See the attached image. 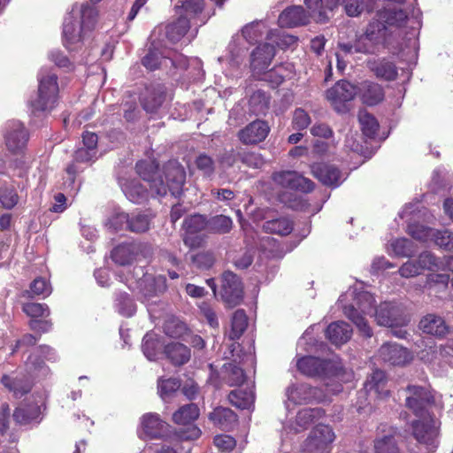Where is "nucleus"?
I'll return each mask as SVG.
<instances>
[{
    "label": "nucleus",
    "instance_id": "obj_20",
    "mask_svg": "<svg viewBox=\"0 0 453 453\" xmlns=\"http://www.w3.org/2000/svg\"><path fill=\"white\" fill-rule=\"evenodd\" d=\"M275 56L274 46L269 42L258 44L250 55V68L254 73H265Z\"/></svg>",
    "mask_w": 453,
    "mask_h": 453
},
{
    "label": "nucleus",
    "instance_id": "obj_28",
    "mask_svg": "<svg viewBox=\"0 0 453 453\" xmlns=\"http://www.w3.org/2000/svg\"><path fill=\"white\" fill-rule=\"evenodd\" d=\"M96 159V152L86 148H78L73 154V160L66 167V173L71 183H74L76 175L82 170L79 164H91Z\"/></svg>",
    "mask_w": 453,
    "mask_h": 453
},
{
    "label": "nucleus",
    "instance_id": "obj_18",
    "mask_svg": "<svg viewBox=\"0 0 453 453\" xmlns=\"http://www.w3.org/2000/svg\"><path fill=\"white\" fill-rule=\"evenodd\" d=\"M270 132L268 124L260 119H256L237 133L239 141L245 145H256L265 140Z\"/></svg>",
    "mask_w": 453,
    "mask_h": 453
},
{
    "label": "nucleus",
    "instance_id": "obj_29",
    "mask_svg": "<svg viewBox=\"0 0 453 453\" xmlns=\"http://www.w3.org/2000/svg\"><path fill=\"white\" fill-rule=\"evenodd\" d=\"M367 66L379 79L387 81H393L398 77V71L395 64L385 58L368 61Z\"/></svg>",
    "mask_w": 453,
    "mask_h": 453
},
{
    "label": "nucleus",
    "instance_id": "obj_36",
    "mask_svg": "<svg viewBox=\"0 0 453 453\" xmlns=\"http://www.w3.org/2000/svg\"><path fill=\"white\" fill-rule=\"evenodd\" d=\"M140 248L133 243H123L115 247L111 253L112 261L119 265L132 264L137 256Z\"/></svg>",
    "mask_w": 453,
    "mask_h": 453
},
{
    "label": "nucleus",
    "instance_id": "obj_21",
    "mask_svg": "<svg viewBox=\"0 0 453 453\" xmlns=\"http://www.w3.org/2000/svg\"><path fill=\"white\" fill-rule=\"evenodd\" d=\"M311 168L313 177L325 186L336 188L342 182V172L335 165L319 162L311 165Z\"/></svg>",
    "mask_w": 453,
    "mask_h": 453
},
{
    "label": "nucleus",
    "instance_id": "obj_6",
    "mask_svg": "<svg viewBox=\"0 0 453 453\" xmlns=\"http://www.w3.org/2000/svg\"><path fill=\"white\" fill-rule=\"evenodd\" d=\"M200 414L199 408L195 403L181 406L173 414V421L177 425L189 426L187 430L180 431V436L183 440H196L200 437L201 430L193 425Z\"/></svg>",
    "mask_w": 453,
    "mask_h": 453
},
{
    "label": "nucleus",
    "instance_id": "obj_12",
    "mask_svg": "<svg viewBox=\"0 0 453 453\" xmlns=\"http://www.w3.org/2000/svg\"><path fill=\"white\" fill-rule=\"evenodd\" d=\"M273 180L275 184L292 190L303 193H311L315 188V183L295 171H282L273 174Z\"/></svg>",
    "mask_w": 453,
    "mask_h": 453
},
{
    "label": "nucleus",
    "instance_id": "obj_13",
    "mask_svg": "<svg viewBox=\"0 0 453 453\" xmlns=\"http://www.w3.org/2000/svg\"><path fill=\"white\" fill-rule=\"evenodd\" d=\"M163 174L166 192L170 191L173 196L180 195L186 181V172L181 164L175 159L169 160L163 166Z\"/></svg>",
    "mask_w": 453,
    "mask_h": 453
},
{
    "label": "nucleus",
    "instance_id": "obj_37",
    "mask_svg": "<svg viewBox=\"0 0 453 453\" xmlns=\"http://www.w3.org/2000/svg\"><path fill=\"white\" fill-rule=\"evenodd\" d=\"M246 378L243 369L234 363L224 364L221 368V379L229 387L242 386Z\"/></svg>",
    "mask_w": 453,
    "mask_h": 453
},
{
    "label": "nucleus",
    "instance_id": "obj_8",
    "mask_svg": "<svg viewBox=\"0 0 453 453\" xmlns=\"http://www.w3.org/2000/svg\"><path fill=\"white\" fill-rule=\"evenodd\" d=\"M364 300L367 303L365 305L359 304L358 311L353 305H347L344 307L345 316L350 319L364 334V336L369 338L372 335V330L369 326L365 320L364 314H369L373 310L374 298L369 293H364L359 296L358 302Z\"/></svg>",
    "mask_w": 453,
    "mask_h": 453
},
{
    "label": "nucleus",
    "instance_id": "obj_61",
    "mask_svg": "<svg viewBox=\"0 0 453 453\" xmlns=\"http://www.w3.org/2000/svg\"><path fill=\"white\" fill-rule=\"evenodd\" d=\"M63 37L65 44H73L81 41L80 32L73 21L65 22L63 26Z\"/></svg>",
    "mask_w": 453,
    "mask_h": 453
},
{
    "label": "nucleus",
    "instance_id": "obj_22",
    "mask_svg": "<svg viewBox=\"0 0 453 453\" xmlns=\"http://www.w3.org/2000/svg\"><path fill=\"white\" fill-rule=\"evenodd\" d=\"M417 262L420 271L451 272L453 273V256L437 257L430 251H424L418 257Z\"/></svg>",
    "mask_w": 453,
    "mask_h": 453
},
{
    "label": "nucleus",
    "instance_id": "obj_64",
    "mask_svg": "<svg viewBox=\"0 0 453 453\" xmlns=\"http://www.w3.org/2000/svg\"><path fill=\"white\" fill-rule=\"evenodd\" d=\"M214 261V257L210 252H199L192 257V262L199 269L211 268Z\"/></svg>",
    "mask_w": 453,
    "mask_h": 453
},
{
    "label": "nucleus",
    "instance_id": "obj_55",
    "mask_svg": "<svg viewBox=\"0 0 453 453\" xmlns=\"http://www.w3.org/2000/svg\"><path fill=\"white\" fill-rule=\"evenodd\" d=\"M180 387V381L176 378L159 380L157 383L158 393L163 399H165L173 393L176 392Z\"/></svg>",
    "mask_w": 453,
    "mask_h": 453
},
{
    "label": "nucleus",
    "instance_id": "obj_33",
    "mask_svg": "<svg viewBox=\"0 0 453 453\" xmlns=\"http://www.w3.org/2000/svg\"><path fill=\"white\" fill-rule=\"evenodd\" d=\"M334 433L329 426L319 424L311 431L308 445L326 450L328 445L334 441Z\"/></svg>",
    "mask_w": 453,
    "mask_h": 453
},
{
    "label": "nucleus",
    "instance_id": "obj_25",
    "mask_svg": "<svg viewBox=\"0 0 453 453\" xmlns=\"http://www.w3.org/2000/svg\"><path fill=\"white\" fill-rule=\"evenodd\" d=\"M168 425L157 413H146L141 418V428L146 437L157 439L167 432Z\"/></svg>",
    "mask_w": 453,
    "mask_h": 453
},
{
    "label": "nucleus",
    "instance_id": "obj_32",
    "mask_svg": "<svg viewBox=\"0 0 453 453\" xmlns=\"http://www.w3.org/2000/svg\"><path fill=\"white\" fill-rule=\"evenodd\" d=\"M209 419L222 430H231L238 422L237 414L229 408L217 407L210 414Z\"/></svg>",
    "mask_w": 453,
    "mask_h": 453
},
{
    "label": "nucleus",
    "instance_id": "obj_43",
    "mask_svg": "<svg viewBox=\"0 0 453 453\" xmlns=\"http://www.w3.org/2000/svg\"><path fill=\"white\" fill-rule=\"evenodd\" d=\"M207 230L212 234H228L233 228V220L230 217L219 214L208 219Z\"/></svg>",
    "mask_w": 453,
    "mask_h": 453
},
{
    "label": "nucleus",
    "instance_id": "obj_48",
    "mask_svg": "<svg viewBox=\"0 0 453 453\" xmlns=\"http://www.w3.org/2000/svg\"><path fill=\"white\" fill-rule=\"evenodd\" d=\"M237 155L239 156L240 162L250 168H261L265 162L260 153L246 148L240 147V152Z\"/></svg>",
    "mask_w": 453,
    "mask_h": 453
},
{
    "label": "nucleus",
    "instance_id": "obj_9",
    "mask_svg": "<svg viewBox=\"0 0 453 453\" xmlns=\"http://www.w3.org/2000/svg\"><path fill=\"white\" fill-rule=\"evenodd\" d=\"M375 16L382 22V26L386 27L387 32L394 40L400 36V29L404 27L408 21L407 12L395 6L380 9L376 12Z\"/></svg>",
    "mask_w": 453,
    "mask_h": 453
},
{
    "label": "nucleus",
    "instance_id": "obj_30",
    "mask_svg": "<svg viewBox=\"0 0 453 453\" xmlns=\"http://www.w3.org/2000/svg\"><path fill=\"white\" fill-rule=\"evenodd\" d=\"M0 381L16 398H21L32 389V384L25 375L12 376L4 374Z\"/></svg>",
    "mask_w": 453,
    "mask_h": 453
},
{
    "label": "nucleus",
    "instance_id": "obj_46",
    "mask_svg": "<svg viewBox=\"0 0 453 453\" xmlns=\"http://www.w3.org/2000/svg\"><path fill=\"white\" fill-rule=\"evenodd\" d=\"M358 120L361 131L365 136L374 138L377 135L380 125L372 114L367 111L359 112Z\"/></svg>",
    "mask_w": 453,
    "mask_h": 453
},
{
    "label": "nucleus",
    "instance_id": "obj_19",
    "mask_svg": "<svg viewBox=\"0 0 453 453\" xmlns=\"http://www.w3.org/2000/svg\"><path fill=\"white\" fill-rule=\"evenodd\" d=\"M380 358L391 365L403 366L412 360L411 353L403 346L387 342L384 343L379 349Z\"/></svg>",
    "mask_w": 453,
    "mask_h": 453
},
{
    "label": "nucleus",
    "instance_id": "obj_41",
    "mask_svg": "<svg viewBox=\"0 0 453 453\" xmlns=\"http://www.w3.org/2000/svg\"><path fill=\"white\" fill-rule=\"evenodd\" d=\"M123 190L126 196L134 203H142L148 199L147 188L138 180L127 181Z\"/></svg>",
    "mask_w": 453,
    "mask_h": 453
},
{
    "label": "nucleus",
    "instance_id": "obj_39",
    "mask_svg": "<svg viewBox=\"0 0 453 453\" xmlns=\"http://www.w3.org/2000/svg\"><path fill=\"white\" fill-rule=\"evenodd\" d=\"M264 229L270 234L286 236L293 231L294 222L287 217H281L265 221Z\"/></svg>",
    "mask_w": 453,
    "mask_h": 453
},
{
    "label": "nucleus",
    "instance_id": "obj_10",
    "mask_svg": "<svg viewBox=\"0 0 453 453\" xmlns=\"http://www.w3.org/2000/svg\"><path fill=\"white\" fill-rule=\"evenodd\" d=\"M375 319L379 325L388 327L403 326L409 322L403 308L392 302H384L379 305L375 310Z\"/></svg>",
    "mask_w": 453,
    "mask_h": 453
},
{
    "label": "nucleus",
    "instance_id": "obj_4",
    "mask_svg": "<svg viewBox=\"0 0 453 453\" xmlns=\"http://www.w3.org/2000/svg\"><path fill=\"white\" fill-rule=\"evenodd\" d=\"M296 367L302 374L311 378H324L337 373V367L334 361L314 356L300 357L296 362Z\"/></svg>",
    "mask_w": 453,
    "mask_h": 453
},
{
    "label": "nucleus",
    "instance_id": "obj_49",
    "mask_svg": "<svg viewBox=\"0 0 453 453\" xmlns=\"http://www.w3.org/2000/svg\"><path fill=\"white\" fill-rule=\"evenodd\" d=\"M19 201V196L13 186L4 184L0 187V203L4 209H13Z\"/></svg>",
    "mask_w": 453,
    "mask_h": 453
},
{
    "label": "nucleus",
    "instance_id": "obj_47",
    "mask_svg": "<svg viewBox=\"0 0 453 453\" xmlns=\"http://www.w3.org/2000/svg\"><path fill=\"white\" fill-rule=\"evenodd\" d=\"M324 414L321 408H304L297 412L296 421L299 426L306 429Z\"/></svg>",
    "mask_w": 453,
    "mask_h": 453
},
{
    "label": "nucleus",
    "instance_id": "obj_56",
    "mask_svg": "<svg viewBox=\"0 0 453 453\" xmlns=\"http://www.w3.org/2000/svg\"><path fill=\"white\" fill-rule=\"evenodd\" d=\"M25 365L28 372H40L48 370L45 360L35 351L28 356Z\"/></svg>",
    "mask_w": 453,
    "mask_h": 453
},
{
    "label": "nucleus",
    "instance_id": "obj_7",
    "mask_svg": "<svg viewBox=\"0 0 453 453\" xmlns=\"http://www.w3.org/2000/svg\"><path fill=\"white\" fill-rule=\"evenodd\" d=\"M158 169L159 164L156 161L140 160L135 164L137 174L149 183L151 192L157 196H165L166 186Z\"/></svg>",
    "mask_w": 453,
    "mask_h": 453
},
{
    "label": "nucleus",
    "instance_id": "obj_11",
    "mask_svg": "<svg viewBox=\"0 0 453 453\" xmlns=\"http://www.w3.org/2000/svg\"><path fill=\"white\" fill-rule=\"evenodd\" d=\"M243 286L241 279L226 271L222 274L221 298L228 307H234L243 300Z\"/></svg>",
    "mask_w": 453,
    "mask_h": 453
},
{
    "label": "nucleus",
    "instance_id": "obj_52",
    "mask_svg": "<svg viewBox=\"0 0 453 453\" xmlns=\"http://www.w3.org/2000/svg\"><path fill=\"white\" fill-rule=\"evenodd\" d=\"M22 311L32 319L47 318L50 316V309L46 303H27L23 304Z\"/></svg>",
    "mask_w": 453,
    "mask_h": 453
},
{
    "label": "nucleus",
    "instance_id": "obj_54",
    "mask_svg": "<svg viewBox=\"0 0 453 453\" xmlns=\"http://www.w3.org/2000/svg\"><path fill=\"white\" fill-rule=\"evenodd\" d=\"M432 237L434 243L440 248L452 251L453 250V233L449 230L433 231Z\"/></svg>",
    "mask_w": 453,
    "mask_h": 453
},
{
    "label": "nucleus",
    "instance_id": "obj_15",
    "mask_svg": "<svg viewBox=\"0 0 453 453\" xmlns=\"http://www.w3.org/2000/svg\"><path fill=\"white\" fill-rule=\"evenodd\" d=\"M42 408H46L43 403L39 404L37 402L25 401L15 408L12 418L16 424L20 426L39 424L42 419Z\"/></svg>",
    "mask_w": 453,
    "mask_h": 453
},
{
    "label": "nucleus",
    "instance_id": "obj_45",
    "mask_svg": "<svg viewBox=\"0 0 453 453\" xmlns=\"http://www.w3.org/2000/svg\"><path fill=\"white\" fill-rule=\"evenodd\" d=\"M150 218L143 212L128 214L127 231L136 234L145 233L150 229Z\"/></svg>",
    "mask_w": 453,
    "mask_h": 453
},
{
    "label": "nucleus",
    "instance_id": "obj_44",
    "mask_svg": "<svg viewBox=\"0 0 453 453\" xmlns=\"http://www.w3.org/2000/svg\"><path fill=\"white\" fill-rule=\"evenodd\" d=\"M344 5L346 13L350 17H357L364 11L370 13L373 11V0H341Z\"/></svg>",
    "mask_w": 453,
    "mask_h": 453
},
{
    "label": "nucleus",
    "instance_id": "obj_50",
    "mask_svg": "<svg viewBox=\"0 0 453 453\" xmlns=\"http://www.w3.org/2000/svg\"><path fill=\"white\" fill-rule=\"evenodd\" d=\"M208 219L201 214H194L186 218L183 221V229L186 234H195L207 229Z\"/></svg>",
    "mask_w": 453,
    "mask_h": 453
},
{
    "label": "nucleus",
    "instance_id": "obj_63",
    "mask_svg": "<svg viewBox=\"0 0 453 453\" xmlns=\"http://www.w3.org/2000/svg\"><path fill=\"white\" fill-rule=\"evenodd\" d=\"M11 408L7 402L0 406V435L4 436L10 429Z\"/></svg>",
    "mask_w": 453,
    "mask_h": 453
},
{
    "label": "nucleus",
    "instance_id": "obj_57",
    "mask_svg": "<svg viewBox=\"0 0 453 453\" xmlns=\"http://www.w3.org/2000/svg\"><path fill=\"white\" fill-rule=\"evenodd\" d=\"M311 122V117L302 108H297L294 111L292 119V127L294 129L302 131L306 129Z\"/></svg>",
    "mask_w": 453,
    "mask_h": 453
},
{
    "label": "nucleus",
    "instance_id": "obj_53",
    "mask_svg": "<svg viewBox=\"0 0 453 453\" xmlns=\"http://www.w3.org/2000/svg\"><path fill=\"white\" fill-rule=\"evenodd\" d=\"M195 165L206 177H211L215 172V161L206 153H200L196 157Z\"/></svg>",
    "mask_w": 453,
    "mask_h": 453
},
{
    "label": "nucleus",
    "instance_id": "obj_5",
    "mask_svg": "<svg viewBox=\"0 0 453 453\" xmlns=\"http://www.w3.org/2000/svg\"><path fill=\"white\" fill-rule=\"evenodd\" d=\"M406 391L409 395L405 399V406L419 418L428 416V407L434 403V397L430 390L422 386L408 385Z\"/></svg>",
    "mask_w": 453,
    "mask_h": 453
},
{
    "label": "nucleus",
    "instance_id": "obj_26",
    "mask_svg": "<svg viewBox=\"0 0 453 453\" xmlns=\"http://www.w3.org/2000/svg\"><path fill=\"white\" fill-rule=\"evenodd\" d=\"M310 16L300 5L286 8L279 16L278 23L281 27H296L309 23Z\"/></svg>",
    "mask_w": 453,
    "mask_h": 453
},
{
    "label": "nucleus",
    "instance_id": "obj_51",
    "mask_svg": "<svg viewBox=\"0 0 453 453\" xmlns=\"http://www.w3.org/2000/svg\"><path fill=\"white\" fill-rule=\"evenodd\" d=\"M115 305L119 312L125 317H131L135 312V304L127 293H119L115 299Z\"/></svg>",
    "mask_w": 453,
    "mask_h": 453
},
{
    "label": "nucleus",
    "instance_id": "obj_14",
    "mask_svg": "<svg viewBox=\"0 0 453 453\" xmlns=\"http://www.w3.org/2000/svg\"><path fill=\"white\" fill-rule=\"evenodd\" d=\"M398 430L387 424H380L377 428V437L373 441L374 453H401L396 441Z\"/></svg>",
    "mask_w": 453,
    "mask_h": 453
},
{
    "label": "nucleus",
    "instance_id": "obj_27",
    "mask_svg": "<svg viewBox=\"0 0 453 453\" xmlns=\"http://www.w3.org/2000/svg\"><path fill=\"white\" fill-rule=\"evenodd\" d=\"M387 384L388 378L386 372L380 369H375L365 381L364 389L366 393L373 392L376 397L384 399L389 396Z\"/></svg>",
    "mask_w": 453,
    "mask_h": 453
},
{
    "label": "nucleus",
    "instance_id": "obj_35",
    "mask_svg": "<svg viewBox=\"0 0 453 453\" xmlns=\"http://www.w3.org/2000/svg\"><path fill=\"white\" fill-rule=\"evenodd\" d=\"M165 354L174 366L187 364L191 357V350L180 342H171L165 345Z\"/></svg>",
    "mask_w": 453,
    "mask_h": 453
},
{
    "label": "nucleus",
    "instance_id": "obj_42",
    "mask_svg": "<svg viewBox=\"0 0 453 453\" xmlns=\"http://www.w3.org/2000/svg\"><path fill=\"white\" fill-rule=\"evenodd\" d=\"M189 28V19L186 16L180 15L174 22L166 27V36L170 41H179L188 32Z\"/></svg>",
    "mask_w": 453,
    "mask_h": 453
},
{
    "label": "nucleus",
    "instance_id": "obj_23",
    "mask_svg": "<svg viewBox=\"0 0 453 453\" xmlns=\"http://www.w3.org/2000/svg\"><path fill=\"white\" fill-rule=\"evenodd\" d=\"M165 97L166 92L162 85H150L141 95L140 103L145 111L153 113L162 106Z\"/></svg>",
    "mask_w": 453,
    "mask_h": 453
},
{
    "label": "nucleus",
    "instance_id": "obj_38",
    "mask_svg": "<svg viewBox=\"0 0 453 453\" xmlns=\"http://www.w3.org/2000/svg\"><path fill=\"white\" fill-rule=\"evenodd\" d=\"M229 403L240 410H249L254 403L255 395L250 389L236 388L227 395Z\"/></svg>",
    "mask_w": 453,
    "mask_h": 453
},
{
    "label": "nucleus",
    "instance_id": "obj_34",
    "mask_svg": "<svg viewBox=\"0 0 453 453\" xmlns=\"http://www.w3.org/2000/svg\"><path fill=\"white\" fill-rule=\"evenodd\" d=\"M420 329L427 334L441 338L449 332V327L441 317L434 314L425 316L419 322Z\"/></svg>",
    "mask_w": 453,
    "mask_h": 453
},
{
    "label": "nucleus",
    "instance_id": "obj_62",
    "mask_svg": "<svg viewBox=\"0 0 453 453\" xmlns=\"http://www.w3.org/2000/svg\"><path fill=\"white\" fill-rule=\"evenodd\" d=\"M408 233L416 240L426 241L433 234V229L419 224H410Z\"/></svg>",
    "mask_w": 453,
    "mask_h": 453
},
{
    "label": "nucleus",
    "instance_id": "obj_2",
    "mask_svg": "<svg viewBox=\"0 0 453 453\" xmlns=\"http://www.w3.org/2000/svg\"><path fill=\"white\" fill-rule=\"evenodd\" d=\"M38 95L30 102L34 111H51L58 100V78L50 71H42L38 74Z\"/></svg>",
    "mask_w": 453,
    "mask_h": 453
},
{
    "label": "nucleus",
    "instance_id": "obj_3",
    "mask_svg": "<svg viewBox=\"0 0 453 453\" xmlns=\"http://www.w3.org/2000/svg\"><path fill=\"white\" fill-rule=\"evenodd\" d=\"M357 96V86L347 80L338 81L326 91V98L338 113H347Z\"/></svg>",
    "mask_w": 453,
    "mask_h": 453
},
{
    "label": "nucleus",
    "instance_id": "obj_16",
    "mask_svg": "<svg viewBox=\"0 0 453 453\" xmlns=\"http://www.w3.org/2000/svg\"><path fill=\"white\" fill-rule=\"evenodd\" d=\"M412 435L421 444L428 447L429 450L434 451L437 447L436 438L439 434L438 429L434 426L433 418L429 420H413L411 422Z\"/></svg>",
    "mask_w": 453,
    "mask_h": 453
},
{
    "label": "nucleus",
    "instance_id": "obj_40",
    "mask_svg": "<svg viewBox=\"0 0 453 453\" xmlns=\"http://www.w3.org/2000/svg\"><path fill=\"white\" fill-rule=\"evenodd\" d=\"M248 327V317L242 309L236 310L231 319V329L228 337L232 341L239 340Z\"/></svg>",
    "mask_w": 453,
    "mask_h": 453
},
{
    "label": "nucleus",
    "instance_id": "obj_31",
    "mask_svg": "<svg viewBox=\"0 0 453 453\" xmlns=\"http://www.w3.org/2000/svg\"><path fill=\"white\" fill-rule=\"evenodd\" d=\"M352 335V328L349 324L343 321L331 323L326 330V336L329 342L336 346L346 343Z\"/></svg>",
    "mask_w": 453,
    "mask_h": 453
},
{
    "label": "nucleus",
    "instance_id": "obj_59",
    "mask_svg": "<svg viewBox=\"0 0 453 453\" xmlns=\"http://www.w3.org/2000/svg\"><path fill=\"white\" fill-rule=\"evenodd\" d=\"M214 445L222 452H229L236 446L235 439L227 434H219L213 439Z\"/></svg>",
    "mask_w": 453,
    "mask_h": 453
},
{
    "label": "nucleus",
    "instance_id": "obj_24",
    "mask_svg": "<svg viewBox=\"0 0 453 453\" xmlns=\"http://www.w3.org/2000/svg\"><path fill=\"white\" fill-rule=\"evenodd\" d=\"M357 96L364 104L374 106L384 100L385 91L381 85L371 81H365L357 86Z\"/></svg>",
    "mask_w": 453,
    "mask_h": 453
},
{
    "label": "nucleus",
    "instance_id": "obj_1",
    "mask_svg": "<svg viewBox=\"0 0 453 453\" xmlns=\"http://www.w3.org/2000/svg\"><path fill=\"white\" fill-rule=\"evenodd\" d=\"M393 42L394 39L390 34L374 15L365 27L363 34L357 36V47L362 54L375 55L381 46L388 49Z\"/></svg>",
    "mask_w": 453,
    "mask_h": 453
},
{
    "label": "nucleus",
    "instance_id": "obj_17",
    "mask_svg": "<svg viewBox=\"0 0 453 453\" xmlns=\"http://www.w3.org/2000/svg\"><path fill=\"white\" fill-rule=\"evenodd\" d=\"M28 140L29 133L21 122L9 123L5 134V144L10 151L14 154L21 153L26 149Z\"/></svg>",
    "mask_w": 453,
    "mask_h": 453
},
{
    "label": "nucleus",
    "instance_id": "obj_58",
    "mask_svg": "<svg viewBox=\"0 0 453 453\" xmlns=\"http://www.w3.org/2000/svg\"><path fill=\"white\" fill-rule=\"evenodd\" d=\"M30 292L33 296H48L51 293L50 282L42 277L35 278L30 284Z\"/></svg>",
    "mask_w": 453,
    "mask_h": 453
},
{
    "label": "nucleus",
    "instance_id": "obj_60",
    "mask_svg": "<svg viewBox=\"0 0 453 453\" xmlns=\"http://www.w3.org/2000/svg\"><path fill=\"white\" fill-rule=\"evenodd\" d=\"M204 7L203 0H184L181 5H176V8L182 9L188 15H197L201 13Z\"/></svg>",
    "mask_w": 453,
    "mask_h": 453
}]
</instances>
